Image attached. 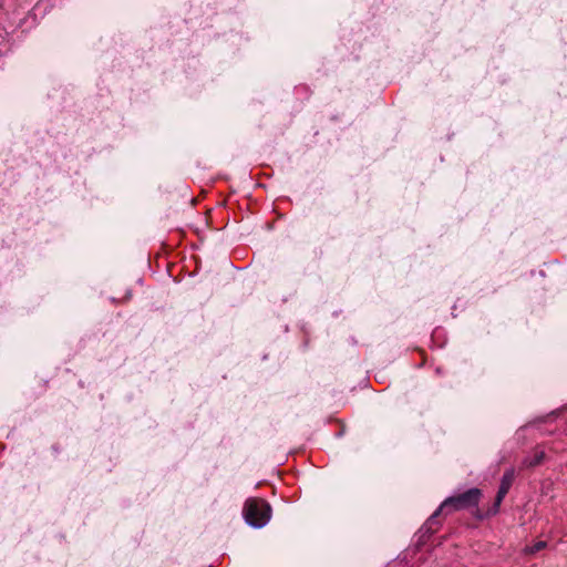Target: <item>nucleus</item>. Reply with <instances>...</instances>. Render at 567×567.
Segmentation results:
<instances>
[{
    "label": "nucleus",
    "mask_w": 567,
    "mask_h": 567,
    "mask_svg": "<svg viewBox=\"0 0 567 567\" xmlns=\"http://www.w3.org/2000/svg\"><path fill=\"white\" fill-rule=\"evenodd\" d=\"M481 495V489L473 487L458 495L447 497L426 520L422 529H426V532H433V525L436 524V517L441 512L458 511L476 506L480 502Z\"/></svg>",
    "instance_id": "f257e3e1"
},
{
    "label": "nucleus",
    "mask_w": 567,
    "mask_h": 567,
    "mask_svg": "<svg viewBox=\"0 0 567 567\" xmlns=\"http://www.w3.org/2000/svg\"><path fill=\"white\" fill-rule=\"evenodd\" d=\"M243 515L249 526L261 528L270 520L271 507L264 499L248 498L244 505Z\"/></svg>",
    "instance_id": "f03ea898"
},
{
    "label": "nucleus",
    "mask_w": 567,
    "mask_h": 567,
    "mask_svg": "<svg viewBox=\"0 0 567 567\" xmlns=\"http://www.w3.org/2000/svg\"><path fill=\"white\" fill-rule=\"evenodd\" d=\"M514 480H515L514 468L506 470L502 476L501 484H499V487H498V491H497V494L495 497V502L492 507L493 514H496L499 511L501 504H502L503 499L505 498V496L507 495V493L509 492Z\"/></svg>",
    "instance_id": "7ed1b4c3"
},
{
    "label": "nucleus",
    "mask_w": 567,
    "mask_h": 567,
    "mask_svg": "<svg viewBox=\"0 0 567 567\" xmlns=\"http://www.w3.org/2000/svg\"><path fill=\"white\" fill-rule=\"evenodd\" d=\"M545 458V452L543 450H535L532 456H527L523 461V467H535L539 465Z\"/></svg>",
    "instance_id": "20e7f679"
},
{
    "label": "nucleus",
    "mask_w": 567,
    "mask_h": 567,
    "mask_svg": "<svg viewBox=\"0 0 567 567\" xmlns=\"http://www.w3.org/2000/svg\"><path fill=\"white\" fill-rule=\"evenodd\" d=\"M546 547H547L546 542L538 540V542L534 543L533 545L525 547L524 553L527 555H534V554L543 550Z\"/></svg>",
    "instance_id": "39448f33"
}]
</instances>
